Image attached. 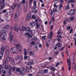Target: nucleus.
<instances>
[{"label": "nucleus", "instance_id": "obj_31", "mask_svg": "<svg viewBox=\"0 0 76 76\" xmlns=\"http://www.w3.org/2000/svg\"><path fill=\"white\" fill-rule=\"evenodd\" d=\"M50 70H52V71H55V70H56V69H55V68H54V67H52L50 68Z\"/></svg>", "mask_w": 76, "mask_h": 76}, {"label": "nucleus", "instance_id": "obj_18", "mask_svg": "<svg viewBox=\"0 0 76 76\" xmlns=\"http://www.w3.org/2000/svg\"><path fill=\"white\" fill-rule=\"evenodd\" d=\"M19 12L18 11H17L16 12V13H15V17L18 18V17H19Z\"/></svg>", "mask_w": 76, "mask_h": 76}, {"label": "nucleus", "instance_id": "obj_58", "mask_svg": "<svg viewBox=\"0 0 76 76\" xmlns=\"http://www.w3.org/2000/svg\"><path fill=\"white\" fill-rule=\"evenodd\" d=\"M66 53L67 56H68V55H69V50H66Z\"/></svg>", "mask_w": 76, "mask_h": 76}, {"label": "nucleus", "instance_id": "obj_43", "mask_svg": "<svg viewBox=\"0 0 76 76\" xmlns=\"http://www.w3.org/2000/svg\"><path fill=\"white\" fill-rule=\"evenodd\" d=\"M2 73L4 74H6V71L4 70H2Z\"/></svg>", "mask_w": 76, "mask_h": 76}, {"label": "nucleus", "instance_id": "obj_10", "mask_svg": "<svg viewBox=\"0 0 76 76\" xmlns=\"http://www.w3.org/2000/svg\"><path fill=\"white\" fill-rule=\"evenodd\" d=\"M26 31L27 32H30L31 33H32V31L30 29V28L29 27L26 28Z\"/></svg>", "mask_w": 76, "mask_h": 76}, {"label": "nucleus", "instance_id": "obj_3", "mask_svg": "<svg viewBox=\"0 0 76 76\" xmlns=\"http://www.w3.org/2000/svg\"><path fill=\"white\" fill-rule=\"evenodd\" d=\"M4 0H3V1H1L0 3V9L1 10H3V7H5L4 5Z\"/></svg>", "mask_w": 76, "mask_h": 76}, {"label": "nucleus", "instance_id": "obj_54", "mask_svg": "<svg viewBox=\"0 0 76 76\" xmlns=\"http://www.w3.org/2000/svg\"><path fill=\"white\" fill-rule=\"evenodd\" d=\"M31 45H34V44H35V42H32L31 43Z\"/></svg>", "mask_w": 76, "mask_h": 76}, {"label": "nucleus", "instance_id": "obj_55", "mask_svg": "<svg viewBox=\"0 0 76 76\" xmlns=\"http://www.w3.org/2000/svg\"><path fill=\"white\" fill-rule=\"evenodd\" d=\"M65 20H66V21H68V22H69L70 21V19L68 18L66 19Z\"/></svg>", "mask_w": 76, "mask_h": 76}, {"label": "nucleus", "instance_id": "obj_34", "mask_svg": "<svg viewBox=\"0 0 76 76\" xmlns=\"http://www.w3.org/2000/svg\"><path fill=\"white\" fill-rule=\"evenodd\" d=\"M36 27L37 28H39V24H38V23H36Z\"/></svg>", "mask_w": 76, "mask_h": 76}, {"label": "nucleus", "instance_id": "obj_56", "mask_svg": "<svg viewBox=\"0 0 76 76\" xmlns=\"http://www.w3.org/2000/svg\"><path fill=\"white\" fill-rule=\"evenodd\" d=\"M53 32L51 31L50 32V35L51 36H53Z\"/></svg>", "mask_w": 76, "mask_h": 76}, {"label": "nucleus", "instance_id": "obj_17", "mask_svg": "<svg viewBox=\"0 0 76 76\" xmlns=\"http://www.w3.org/2000/svg\"><path fill=\"white\" fill-rule=\"evenodd\" d=\"M33 61L31 60V62H29L27 63V65H32V64H34V62H32Z\"/></svg>", "mask_w": 76, "mask_h": 76}, {"label": "nucleus", "instance_id": "obj_60", "mask_svg": "<svg viewBox=\"0 0 76 76\" xmlns=\"http://www.w3.org/2000/svg\"><path fill=\"white\" fill-rule=\"evenodd\" d=\"M70 26H68V27H67V29H70Z\"/></svg>", "mask_w": 76, "mask_h": 76}, {"label": "nucleus", "instance_id": "obj_49", "mask_svg": "<svg viewBox=\"0 0 76 76\" xmlns=\"http://www.w3.org/2000/svg\"><path fill=\"white\" fill-rule=\"evenodd\" d=\"M33 11L34 13H37V10H33Z\"/></svg>", "mask_w": 76, "mask_h": 76}, {"label": "nucleus", "instance_id": "obj_40", "mask_svg": "<svg viewBox=\"0 0 76 76\" xmlns=\"http://www.w3.org/2000/svg\"><path fill=\"white\" fill-rule=\"evenodd\" d=\"M32 18L34 19H36V17L34 15H32Z\"/></svg>", "mask_w": 76, "mask_h": 76}, {"label": "nucleus", "instance_id": "obj_42", "mask_svg": "<svg viewBox=\"0 0 76 76\" xmlns=\"http://www.w3.org/2000/svg\"><path fill=\"white\" fill-rule=\"evenodd\" d=\"M37 5H34L33 9L34 10H35V9H37Z\"/></svg>", "mask_w": 76, "mask_h": 76}, {"label": "nucleus", "instance_id": "obj_23", "mask_svg": "<svg viewBox=\"0 0 76 76\" xmlns=\"http://www.w3.org/2000/svg\"><path fill=\"white\" fill-rule=\"evenodd\" d=\"M10 39L11 44H14L15 42V41H14V40L12 39V38H10Z\"/></svg>", "mask_w": 76, "mask_h": 76}, {"label": "nucleus", "instance_id": "obj_50", "mask_svg": "<svg viewBox=\"0 0 76 76\" xmlns=\"http://www.w3.org/2000/svg\"><path fill=\"white\" fill-rule=\"evenodd\" d=\"M8 76H10L11 75V72L10 71H9L8 72Z\"/></svg>", "mask_w": 76, "mask_h": 76}, {"label": "nucleus", "instance_id": "obj_41", "mask_svg": "<svg viewBox=\"0 0 76 76\" xmlns=\"http://www.w3.org/2000/svg\"><path fill=\"white\" fill-rule=\"evenodd\" d=\"M34 6H37V1H34L33 3Z\"/></svg>", "mask_w": 76, "mask_h": 76}, {"label": "nucleus", "instance_id": "obj_6", "mask_svg": "<svg viewBox=\"0 0 76 76\" xmlns=\"http://www.w3.org/2000/svg\"><path fill=\"white\" fill-rule=\"evenodd\" d=\"M28 55L29 56H32L34 57H35L36 56H35V54L33 52V51H29V52H28Z\"/></svg>", "mask_w": 76, "mask_h": 76}, {"label": "nucleus", "instance_id": "obj_26", "mask_svg": "<svg viewBox=\"0 0 76 76\" xmlns=\"http://www.w3.org/2000/svg\"><path fill=\"white\" fill-rule=\"evenodd\" d=\"M15 70L16 71V72H20V68H16Z\"/></svg>", "mask_w": 76, "mask_h": 76}, {"label": "nucleus", "instance_id": "obj_20", "mask_svg": "<svg viewBox=\"0 0 76 76\" xmlns=\"http://www.w3.org/2000/svg\"><path fill=\"white\" fill-rule=\"evenodd\" d=\"M10 28V26H9V24H6V26H4V29H8V28Z\"/></svg>", "mask_w": 76, "mask_h": 76}, {"label": "nucleus", "instance_id": "obj_29", "mask_svg": "<svg viewBox=\"0 0 76 76\" xmlns=\"http://www.w3.org/2000/svg\"><path fill=\"white\" fill-rule=\"evenodd\" d=\"M73 65H74V66L73 67V69L75 70H76V64L75 63H73Z\"/></svg>", "mask_w": 76, "mask_h": 76}, {"label": "nucleus", "instance_id": "obj_57", "mask_svg": "<svg viewBox=\"0 0 76 76\" xmlns=\"http://www.w3.org/2000/svg\"><path fill=\"white\" fill-rule=\"evenodd\" d=\"M27 53H28V52H24V56H27Z\"/></svg>", "mask_w": 76, "mask_h": 76}, {"label": "nucleus", "instance_id": "obj_5", "mask_svg": "<svg viewBox=\"0 0 76 76\" xmlns=\"http://www.w3.org/2000/svg\"><path fill=\"white\" fill-rule=\"evenodd\" d=\"M25 0H23L22 2L20 3L18 7H19V8H21L23 6V4H25Z\"/></svg>", "mask_w": 76, "mask_h": 76}, {"label": "nucleus", "instance_id": "obj_61", "mask_svg": "<svg viewBox=\"0 0 76 76\" xmlns=\"http://www.w3.org/2000/svg\"><path fill=\"white\" fill-rule=\"evenodd\" d=\"M60 32H61V31L60 30H59L58 31V35H60Z\"/></svg>", "mask_w": 76, "mask_h": 76}, {"label": "nucleus", "instance_id": "obj_46", "mask_svg": "<svg viewBox=\"0 0 76 76\" xmlns=\"http://www.w3.org/2000/svg\"><path fill=\"white\" fill-rule=\"evenodd\" d=\"M75 1L74 0H69V3H74Z\"/></svg>", "mask_w": 76, "mask_h": 76}, {"label": "nucleus", "instance_id": "obj_63", "mask_svg": "<svg viewBox=\"0 0 76 76\" xmlns=\"http://www.w3.org/2000/svg\"><path fill=\"white\" fill-rule=\"evenodd\" d=\"M58 52H56L55 53V54H56V55H58Z\"/></svg>", "mask_w": 76, "mask_h": 76}, {"label": "nucleus", "instance_id": "obj_21", "mask_svg": "<svg viewBox=\"0 0 76 76\" xmlns=\"http://www.w3.org/2000/svg\"><path fill=\"white\" fill-rule=\"evenodd\" d=\"M5 54H6L7 56H9V55L10 54V52H9V50H6Z\"/></svg>", "mask_w": 76, "mask_h": 76}, {"label": "nucleus", "instance_id": "obj_33", "mask_svg": "<svg viewBox=\"0 0 76 76\" xmlns=\"http://www.w3.org/2000/svg\"><path fill=\"white\" fill-rule=\"evenodd\" d=\"M16 68L14 67H13L12 68L11 70H12V71L13 72H15V70H16Z\"/></svg>", "mask_w": 76, "mask_h": 76}, {"label": "nucleus", "instance_id": "obj_24", "mask_svg": "<svg viewBox=\"0 0 76 76\" xmlns=\"http://www.w3.org/2000/svg\"><path fill=\"white\" fill-rule=\"evenodd\" d=\"M16 4L12 5L11 7V9L12 10L14 9L16 7Z\"/></svg>", "mask_w": 76, "mask_h": 76}, {"label": "nucleus", "instance_id": "obj_35", "mask_svg": "<svg viewBox=\"0 0 76 76\" xmlns=\"http://www.w3.org/2000/svg\"><path fill=\"white\" fill-rule=\"evenodd\" d=\"M12 66H8V69L9 70H12Z\"/></svg>", "mask_w": 76, "mask_h": 76}, {"label": "nucleus", "instance_id": "obj_13", "mask_svg": "<svg viewBox=\"0 0 76 76\" xmlns=\"http://www.w3.org/2000/svg\"><path fill=\"white\" fill-rule=\"evenodd\" d=\"M15 46L16 47L18 48H22L21 45L19 43H17V44L15 45Z\"/></svg>", "mask_w": 76, "mask_h": 76}, {"label": "nucleus", "instance_id": "obj_52", "mask_svg": "<svg viewBox=\"0 0 76 76\" xmlns=\"http://www.w3.org/2000/svg\"><path fill=\"white\" fill-rule=\"evenodd\" d=\"M70 19L71 20H73L74 19V17H72L70 18Z\"/></svg>", "mask_w": 76, "mask_h": 76}, {"label": "nucleus", "instance_id": "obj_2", "mask_svg": "<svg viewBox=\"0 0 76 76\" xmlns=\"http://www.w3.org/2000/svg\"><path fill=\"white\" fill-rule=\"evenodd\" d=\"M1 50L0 52V58L1 59L2 57L3 56V54L4 53V50H5V47L4 46H2L1 48Z\"/></svg>", "mask_w": 76, "mask_h": 76}, {"label": "nucleus", "instance_id": "obj_4", "mask_svg": "<svg viewBox=\"0 0 76 76\" xmlns=\"http://www.w3.org/2000/svg\"><path fill=\"white\" fill-rule=\"evenodd\" d=\"M67 63L68 64V69L69 70H71V62H70V58L67 59Z\"/></svg>", "mask_w": 76, "mask_h": 76}, {"label": "nucleus", "instance_id": "obj_37", "mask_svg": "<svg viewBox=\"0 0 76 76\" xmlns=\"http://www.w3.org/2000/svg\"><path fill=\"white\" fill-rule=\"evenodd\" d=\"M18 17H14V20L16 22H17V21L18 20Z\"/></svg>", "mask_w": 76, "mask_h": 76}, {"label": "nucleus", "instance_id": "obj_53", "mask_svg": "<svg viewBox=\"0 0 76 76\" xmlns=\"http://www.w3.org/2000/svg\"><path fill=\"white\" fill-rule=\"evenodd\" d=\"M52 21L53 22H54V17H53L52 18Z\"/></svg>", "mask_w": 76, "mask_h": 76}, {"label": "nucleus", "instance_id": "obj_16", "mask_svg": "<svg viewBox=\"0 0 76 76\" xmlns=\"http://www.w3.org/2000/svg\"><path fill=\"white\" fill-rule=\"evenodd\" d=\"M13 33L12 31H11L10 33V38H13Z\"/></svg>", "mask_w": 76, "mask_h": 76}, {"label": "nucleus", "instance_id": "obj_14", "mask_svg": "<svg viewBox=\"0 0 76 76\" xmlns=\"http://www.w3.org/2000/svg\"><path fill=\"white\" fill-rule=\"evenodd\" d=\"M23 69H24V70L23 69L21 70V71H20V73L21 75H23V74H24L25 72V70H25V68H23Z\"/></svg>", "mask_w": 76, "mask_h": 76}, {"label": "nucleus", "instance_id": "obj_44", "mask_svg": "<svg viewBox=\"0 0 76 76\" xmlns=\"http://www.w3.org/2000/svg\"><path fill=\"white\" fill-rule=\"evenodd\" d=\"M27 58H30L29 57H27V56H26V55L25 56H24L25 60H26V59H27Z\"/></svg>", "mask_w": 76, "mask_h": 76}, {"label": "nucleus", "instance_id": "obj_7", "mask_svg": "<svg viewBox=\"0 0 76 76\" xmlns=\"http://www.w3.org/2000/svg\"><path fill=\"white\" fill-rule=\"evenodd\" d=\"M14 30L15 31H16V32H18L19 31V27H18V25L16 24H15L14 26Z\"/></svg>", "mask_w": 76, "mask_h": 76}, {"label": "nucleus", "instance_id": "obj_59", "mask_svg": "<svg viewBox=\"0 0 76 76\" xmlns=\"http://www.w3.org/2000/svg\"><path fill=\"white\" fill-rule=\"evenodd\" d=\"M72 31H73V29H71V30L70 31L69 33L70 34H71L72 32Z\"/></svg>", "mask_w": 76, "mask_h": 76}, {"label": "nucleus", "instance_id": "obj_22", "mask_svg": "<svg viewBox=\"0 0 76 76\" xmlns=\"http://www.w3.org/2000/svg\"><path fill=\"white\" fill-rule=\"evenodd\" d=\"M15 59L16 60H20V56L18 55H17Z\"/></svg>", "mask_w": 76, "mask_h": 76}, {"label": "nucleus", "instance_id": "obj_62", "mask_svg": "<svg viewBox=\"0 0 76 76\" xmlns=\"http://www.w3.org/2000/svg\"><path fill=\"white\" fill-rule=\"evenodd\" d=\"M26 35H28V36H29V35H30V34H29V33H26Z\"/></svg>", "mask_w": 76, "mask_h": 76}, {"label": "nucleus", "instance_id": "obj_19", "mask_svg": "<svg viewBox=\"0 0 76 76\" xmlns=\"http://www.w3.org/2000/svg\"><path fill=\"white\" fill-rule=\"evenodd\" d=\"M62 5H58L56 9L58 10H60L61 9V8H62Z\"/></svg>", "mask_w": 76, "mask_h": 76}, {"label": "nucleus", "instance_id": "obj_51", "mask_svg": "<svg viewBox=\"0 0 76 76\" xmlns=\"http://www.w3.org/2000/svg\"><path fill=\"white\" fill-rule=\"evenodd\" d=\"M24 53H28L27 50H26V49H24Z\"/></svg>", "mask_w": 76, "mask_h": 76}, {"label": "nucleus", "instance_id": "obj_25", "mask_svg": "<svg viewBox=\"0 0 76 76\" xmlns=\"http://www.w3.org/2000/svg\"><path fill=\"white\" fill-rule=\"evenodd\" d=\"M31 25L32 26H34L35 25V23L33 21L32 23H30Z\"/></svg>", "mask_w": 76, "mask_h": 76}, {"label": "nucleus", "instance_id": "obj_1", "mask_svg": "<svg viewBox=\"0 0 76 76\" xmlns=\"http://www.w3.org/2000/svg\"><path fill=\"white\" fill-rule=\"evenodd\" d=\"M10 60H11L12 64L14 65V64H15V60H14V59L13 58H10L9 56H7L5 60L4 61L5 64L8 63L9 62Z\"/></svg>", "mask_w": 76, "mask_h": 76}, {"label": "nucleus", "instance_id": "obj_47", "mask_svg": "<svg viewBox=\"0 0 76 76\" xmlns=\"http://www.w3.org/2000/svg\"><path fill=\"white\" fill-rule=\"evenodd\" d=\"M54 3L55 4H57V3H58V0H55L54 1Z\"/></svg>", "mask_w": 76, "mask_h": 76}, {"label": "nucleus", "instance_id": "obj_28", "mask_svg": "<svg viewBox=\"0 0 76 76\" xmlns=\"http://www.w3.org/2000/svg\"><path fill=\"white\" fill-rule=\"evenodd\" d=\"M33 1V0H30L29 1V6H30L32 4V3Z\"/></svg>", "mask_w": 76, "mask_h": 76}, {"label": "nucleus", "instance_id": "obj_36", "mask_svg": "<svg viewBox=\"0 0 76 76\" xmlns=\"http://www.w3.org/2000/svg\"><path fill=\"white\" fill-rule=\"evenodd\" d=\"M27 69H26V72H27V73H28V72H29V70H30V69L28 68H26Z\"/></svg>", "mask_w": 76, "mask_h": 76}, {"label": "nucleus", "instance_id": "obj_38", "mask_svg": "<svg viewBox=\"0 0 76 76\" xmlns=\"http://www.w3.org/2000/svg\"><path fill=\"white\" fill-rule=\"evenodd\" d=\"M9 67V66L7 65H5V69H7Z\"/></svg>", "mask_w": 76, "mask_h": 76}, {"label": "nucleus", "instance_id": "obj_45", "mask_svg": "<svg viewBox=\"0 0 76 76\" xmlns=\"http://www.w3.org/2000/svg\"><path fill=\"white\" fill-rule=\"evenodd\" d=\"M45 37H46V36H44L42 37V39L43 41H45Z\"/></svg>", "mask_w": 76, "mask_h": 76}, {"label": "nucleus", "instance_id": "obj_39", "mask_svg": "<svg viewBox=\"0 0 76 76\" xmlns=\"http://www.w3.org/2000/svg\"><path fill=\"white\" fill-rule=\"evenodd\" d=\"M48 37L50 39H51V38H52V36H51L50 34H48Z\"/></svg>", "mask_w": 76, "mask_h": 76}, {"label": "nucleus", "instance_id": "obj_48", "mask_svg": "<svg viewBox=\"0 0 76 76\" xmlns=\"http://www.w3.org/2000/svg\"><path fill=\"white\" fill-rule=\"evenodd\" d=\"M70 7H69V4H68L67 6L66 7V9H69Z\"/></svg>", "mask_w": 76, "mask_h": 76}, {"label": "nucleus", "instance_id": "obj_11", "mask_svg": "<svg viewBox=\"0 0 76 76\" xmlns=\"http://www.w3.org/2000/svg\"><path fill=\"white\" fill-rule=\"evenodd\" d=\"M75 13V10H71L69 12V13L68 14L69 15H72Z\"/></svg>", "mask_w": 76, "mask_h": 76}, {"label": "nucleus", "instance_id": "obj_8", "mask_svg": "<svg viewBox=\"0 0 76 76\" xmlns=\"http://www.w3.org/2000/svg\"><path fill=\"white\" fill-rule=\"evenodd\" d=\"M31 18V13H29L27 14V15L26 17V20L27 21H29Z\"/></svg>", "mask_w": 76, "mask_h": 76}, {"label": "nucleus", "instance_id": "obj_27", "mask_svg": "<svg viewBox=\"0 0 76 76\" xmlns=\"http://www.w3.org/2000/svg\"><path fill=\"white\" fill-rule=\"evenodd\" d=\"M25 30H26V28L25 27H23L22 29H20V31H24Z\"/></svg>", "mask_w": 76, "mask_h": 76}, {"label": "nucleus", "instance_id": "obj_12", "mask_svg": "<svg viewBox=\"0 0 76 76\" xmlns=\"http://www.w3.org/2000/svg\"><path fill=\"white\" fill-rule=\"evenodd\" d=\"M49 13L52 16H54L55 15V13L52 10H49Z\"/></svg>", "mask_w": 76, "mask_h": 76}, {"label": "nucleus", "instance_id": "obj_32", "mask_svg": "<svg viewBox=\"0 0 76 76\" xmlns=\"http://www.w3.org/2000/svg\"><path fill=\"white\" fill-rule=\"evenodd\" d=\"M56 45H57L58 47H61V43H58L56 44Z\"/></svg>", "mask_w": 76, "mask_h": 76}, {"label": "nucleus", "instance_id": "obj_15", "mask_svg": "<svg viewBox=\"0 0 76 76\" xmlns=\"http://www.w3.org/2000/svg\"><path fill=\"white\" fill-rule=\"evenodd\" d=\"M1 32L4 36H5L6 37L7 36V34H6V33L5 32L4 30H1Z\"/></svg>", "mask_w": 76, "mask_h": 76}, {"label": "nucleus", "instance_id": "obj_64", "mask_svg": "<svg viewBox=\"0 0 76 76\" xmlns=\"http://www.w3.org/2000/svg\"><path fill=\"white\" fill-rule=\"evenodd\" d=\"M59 1L61 3H63V0H59Z\"/></svg>", "mask_w": 76, "mask_h": 76}, {"label": "nucleus", "instance_id": "obj_9", "mask_svg": "<svg viewBox=\"0 0 76 76\" xmlns=\"http://www.w3.org/2000/svg\"><path fill=\"white\" fill-rule=\"evenodd\" d=\"M10 51L11 53H15L16 51V48L15 47H14L12 48H10Z\"/></svg>", "mask_w": 76, "mask_h": 76}, {"label": "nucleus", "instance_id": "obj_30", "mask_svg": "<svg viewBox=\"0 0 76 76\" xmlns=\"http://www.w3.org/2000/svg\"><path fill=\"white\" fill-rule=\"evenodd\" d=\"M43 73H48V69H46L43 70Z\"/></svg>", "mask_w": 76, "mask_h": 76}]
</instances>
